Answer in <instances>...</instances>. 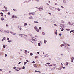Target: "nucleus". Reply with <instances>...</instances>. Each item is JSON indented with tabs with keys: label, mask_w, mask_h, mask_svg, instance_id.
<instances>
[{
	"label": "nucleus",
	"mask_w": 74,
	"mask_h": 74,
	"mask_svg": "<svg viewBox=\"0 0 74 74\" xmlns=\"http://www.w3.org/2000/svg\"><path fill=\"white\" fill-rule=\"evenodd\" d=\"M6 26L7 27H8V25L7 24H6Z\"/></svg>",
	"instance_id": "obj_59"
},
{
	"label": "nucleus",
	"mask_w": 74,
	"mask_h": 74,
	"mask_svg": "<svg viewBox=\"0 0 74 74\" xmlns=\"http://www.w3.org/2000/svg\"><path fill=\"white\" fill-rule=\"evenodd\" d=\"M47 64H50V63H49V62H48L47 63Z\"/></svg>",
	"instance_id": "obj_43"
},
{
	"label": "nucleus",
	"mask_w": 74,
	"mask_h": 74,
	"mask_svg": "<svg viewBox=\"0 0 74 74\" xmlns=\"http://www.w3.org/2000/svg\"><path fill=\"white\" fill-rule=\"evenodd\" d=\"M25 53L27 52V50H25Z\"/></svg>",
	"instance_id": "obj_53"
},
{
	"label": "nucleus",
	"mask_w": 74,
	"mask_h": 74,
	"mask_svg": "<svg viewBox=\"0 0 74 74\" xmlns=\"http://www.w3.org/2000/svg\"><path fill=\"white\" fill-rule=\"evenodd\" d=\"M35 72H36V73H37V72H38V71H35Z\"/></svg>",
	"instance_id": "obj_61"
},
{
	"label": "nucleus",
	"mask_w": 74,
	"mask_h": 74,
	"mask_svg": "<svg viewBox=\"0 0 74 74\" xmlns=\"http://www.w3.org/2000/svg\"><path fill=\"white\" fill-rule=\"evenodd\" d=\"M21 62H19L18 63V64H21Z\"/></svg>",
	"instance_id": "obj_63"
},
{
	"label": "nucleus",
	"mask_w": 74,
	"mask_h": 74,
	"mask_svg": "<svg viewBox=\"0 0 74 74\" xmlns=\"http://www.w3.org/2000/svg\"><path fill=\"white\" fill-rule=\"evenodd\" d=\"M60 47H64V45L63 44H62L60 45Z\"/></svg>",
	"instance_id": "obj_21"
},
{
	"label": "nucleus",
	"mask_w": 74,
	"mask_h": 74,
	"mask_svg": "<svg viewBox=\"0 0 74 74\" xmlns=\"http://www.w3.org/2000/svg\"><path fill=\"white\" fill-rule=\"evenodd\" d=\"M10 33H11V34H12L13 35H16V34L15 33L12 32H10Z\"/></svg>",
	"instance_id": "obj_5"
},
{
	"label": "nucleus",
	"mask_w": 74,
	"mask_h": 74,
	"mask_svg": "<svg viewBox=\"0 0 74 74\" xmlns=\"http://www.w3.org/2000/svg\"><path fill=\"white\" fill-rule=\"evenodd\" d=\"M16 71H19V70H18V69H15Z\"/></svg>",
	"instance_id": "obj_44"
},
{
	"label": "nucleus",
	"mask_w": 74,
	"mask_h": 74,
	"mask_svg": "<svg viewBox=\"0 0 74 74\" xmlns=\"http://www.w3.org/2000/svg\"><path fill=\"white\" fill-rule=\"evenodd\" d=\"M27 37V36L26 35H24V36H23V37Z\"/></svg>",
	"instance_id": "obj_10"
},
{
	"label": "nucleus",
	"mask_w": 74,
	"mask_h": 74,
	"mask_svg": "<svg viewBox=\"0 0 74 74\" xmlns=\"http://www.w3.org/2000/svg\"><path fill=\"white\" fill-rule=\"evenodd\" d=\"M69 24V25H71V23L70 22H69L68 23Z\"/></svg>",
	"instance_id": "obj_33"
},
{
	"label": "nucleus",
	"mask_w": 74,
	"mask_h": 74,
	"mask_svg": "<svg viewBox=\"0 0 74 74\" xmlns=\"http://www.w3.org/2000/svg\"><path fill=\"white\" fill-rule=\"evenodd\" d=\"M30 55L31 56H32V55H33V53H30Z\"/></svg>",
	"instance_id": "obj_32"
},
{
	"label": "nucleus",
	"mask_w": 74,
	"mask_h": 74,
	"mask_svg": "<svg viewBox=\"0 0 74 74\" xmlns=\"http://www.w3.org/2000/svg\"><path fill=\"white\" fill-rule=\"evenodd\" d=\"M45 57H48L49 56V55H48V54H46L45 55Z\"/></svg>",
	"instance_id": "obj_19"
},
{
	"label": "nucleus",
	"mask_w": 74,
	"mask_h": 74,
	"mask_svg": "<svg viewBox=\"0 0 74 74\" xmlns=\"http://www.w3.org/2000/svg\"><path fill=\"white\" fill-rule=\"evenodd\" d=\"M60 26L61 27L60 29H61V28H63V27H64V25L63 24H60Z\"/></svg>",
	"instance_id": "obj_3"
},
{
	"label": "nucleus",
	"mask_w": 74,
	"mask_h": 74,
	"mask_svg": "<svg viewBox=\"0 0 74 74\" xmlns=\"http://www.w3.org/2000/svg\"><path fill=\"white\" fill-rule=\"evenodd\" d=\"M47 41L44 40V42L45 44H46V43H47Z\"/></svg>",
	"instance_id": "obj_20"
},
{
	"label": "nucleus",
	"mask_w": 74,
	"mask_h": 74,
	"mask_svg": "<svg viewBox=\"0 0 74 74\" xmlns=\"http://www.w3.org/2000/svg\"><path fill=\"white\" fill-rule=\"evenodd\" d=\"M13 11H16V9H13Z\"/></svg>",
	"instance_id": "obj_38"
},
{
	"label": "nucleus",
	"mask_w": 74,
	"mask_h": 74,
	"mask_svg": "<svg viewBox=\"0 0 74 74\" xmlns=\"http://www.w3.org/2000/svg\"><path fill=\"white\" fill-rule=\"evenodd\" d=\"M32 38L31 39H30V41H31V42H32V43H34V40H33V39H32Z\"/></svg>",
	"instance_id": "obj_4"
},
{
	"label": "nucleus",
	"mask_w": 74,
	"mask_h": 74,
	"mask_svg": "<svg viewBox=\"0 0 74 74\" xmlns=\"http://www.w3.org/2000/svg\"><path fill=\"white\" fill-rule=\"evenodd\" d=\"M61 68H58V70H61Z\"/></svg>",
	"instance_id": "obj_42"
},
{
	"label": "nucleus",
	"mask_w": 74,
	"mask_h": 74,
	"mask_svg": "<svg viewBox=\"0 0 74 74\" xmlns=\"http://www.w3.org/2000/svg\"><path fill=\"white\" fill-rule=\"evenodd\" d=\"M0 14H1V15H3V13H2V12H1L0 13Z\"/></svg>",
	"instance_id": "obj_52"
},
{
	"label": "nucleus",
	"mask_w": 74,
	"mask_h": 74,
	"mask_svg": "<svg viewBox=\"0 0 74 74\" xmlns=\"http://www.w3.org/2000/svg\"><path fill=\"white\" fill-rule=\"evenodd\" d=\"M8 42H11V40H9L8 41Z\"/></svg>",
	"instance_id": "obj_29"
},
{
	"label": "nucleus",
	"mask_w": 74,
	"mask_h": 74,
	"mask_svg": "<svg viewBox=\"0 0 74 74\" xmlns=\"http://www.w3.org/2000/svg\"><path fill=\"white\" fill-rule=\"evenodd\" d=\"M14 16H15V15H13L12 16V18H14Z\"/></svg>",
	"instance_id": "obj_30"
},
{
	"label": "nucleus",
	"mask_w": 74,
	"mask_h": 74,
	"mask_svg": "<svg viewBox=\"0 0 74 74\" xmlns=\"http://www.w3.org/2000/svg\"><path fill=\"white\" fill-rule=\"evenodd\" d=\"M56 9H57V10H58V11H60L61 10L60 9L58 8H56Z\"/></svg>",
	"instance_id": "obj_12"
},
{
	"label": "nucleus",
	"mask_w": 74,
	"mask_h": 74,
	"mask_svg": "<svg viewBox=\"0 0 74 74\" xmlns=\"http://www.w3.org/2000/svg\"><path fill=\"white\" fill-rule=\"evenodd\" d=\"M55 33L56 34H57V30L56 29L55 30Z\"/></svg>",
	"instance_id": "obj_17"
},
{
	"label": "nucleus",
	"mask_w": 74,
	"mask_h": 74,
	"mask_svg": "<svg viewBox=\"0 0 74 74\" xmlns=\"http://www.w3.org/2000/svg\"><path fill=\"white\" fill-rule=\"evenodd\" d=\"M39 19H41V18H42V16H39Z\"/></svg>",
	"instance_id": "obj_23"
},
{
	"label": "nucleus",
	"mask_w": 74,
	"mask_h": 74,
	"mask_svg": "<svg viewBox=\"0 0 74 74\" xmlns=\"http://www.w3.org/2000/svg\"><path fill=\"white\" fill-rule=\"evenodd\" d=\"M51 66L52 67H54V66H56V64H52Z\"/></svg>",
	"instance_id": "obj_16"
},
{
	"label": "nucleus",
	"mask_w": 74,
	"mask_h": 74,
	"mask_svg": "<svg viewBox=\"0 0 74 74\" xmlns=\"http://www.w3.org/2000/svg\"><path fill=\"white\" fill-rule=\"evenodd\" d=\"M34 67L37 68V65H36V64H34Z\"/></svg>",
	"instance_id": "obj_9"
},
{
	"label": "nucleus",
	"mask_w": 74,
	"mask_h": 74,
	"mask_svg": "<svg viewBox=\"0 0 74 74\" xmlns=\"http://www.w3.org/2000/svg\"><path fill=\"white\" fill-rule=\"evenodd\" d=\"M49 8L51 10H52V11H55L56 10V9L53 7L50 6L49 7Z\"/></svg>",
	"instance_id": "obj_1"
},
{
	"label": "nucleus",
	"mask_w": 74,
	"mask_h": 74,
	"mask_svg": "<svg viewBox=\"0 0 74 74\" xmlns=\"http://www.w3.org/2000/svg\"><path fill=\"white\" fill-rule=\"evenodd\" d=\"M1 21H3V20H4V18L2 17L1 18Z\"/></svg>",
	"instance_id": "obj_22"
},
{
	"label": "nucleus",
	"mask_w": 74,
	"mask_h": 74,
	"mask_svg": "<svg viewBox=\"0 0 74 74\" xmlns=\"http://www.w3.org/2000/svg\"><path fill=\"white\" fill-rule=\"evenodd\" d=\"M26 64V62H24V65H25Z\"/></svg>",
	"instance_id": "obj_55"
},
{
	"label": "nucleus",
	"mask_w": 74,
	"mask_h": 74,
	"mask_svg": "<svg viewBox=\"0 0 74 74\" xmlns=\"http://www.w3.org/2000/svg\"><path fill=\"white\" fill-rule=\"evenodd\" d=\"M29 14V15H34V12L30 13Z\"/></svg>",
	"instance_id": "obj_7"
},
{
	"label": "nucleus",
	"mask_w": 74,
	"mask_h": 74,
	"mask_svg": "<svg viewBox=\"0 0 74 74\" xmlns=\"http://www.w3.org/2000/svg\"><path fill=\"white\" fill-rule=\"evenodd\" d=\"M39 30H41V27H39Z\"/></svg>",
	"instance_id": "obj_47"
},
{
	"label": "nucleus",
	"mask_w": 74,
	"mask_h": 74,
	"mask_svg": "<svg viewBox=\"0 0 74 74\" xmlns=\"http://www.w3.org/2000/svg\"><path fill=\"white\" fill-rule=\"evenodd\" d=\"M71 59H72V60H71V62H72V63H73V60H74V57H72Z\"/></svg>",
	"instance_id": "obj_8"
},
{
	"label": "nucleus",
	"mask_w": 74,
	"mask_h": 74,
	"mask_svg": "<svg viewBox=\"0 0 74 74\" xmlns=\"http://www.w3.org/2000/svg\"><path fill=\"white\" fill-rule=\"evenodd\" d=\"M52 69L53 70H55V67L52 68Z\"/></svg>",
	"instance_id": "obj_37"
},
{
	"label": "nucleus",
	"mask_w": 74,
	"mask_h": 74,
	"mask_svg": "<svg viewBox=\"0 0 74 74\" xmlns=\"http://www.w3.org/2000/svg\"><path fill=\"white\" fill-rule=\"evenodd\" d=\"M38 8L39 9V11H42V10H43V8H44V7L43 6H41L40 7V8Z\"/></svg>",
	"instance_id": "obj_2"
},
{
	"label": "nucleus",
	"mask_w": 74,
	"mask_h": 74,
	"mask_svg": "<svg viewBox=\"0 0 74 74\" xmlns=\"http://www.w3.org/2000/svg\"><path fill=\"white\" fill-rule=\"evenodd\" d=\"M42 34L43 35H45V33H44V32H43L42 33Z\"/></svg>",
	"instance_id": "obj_28"
},
{
	"label": "nucleus",
	"mask_w": 74,
	"mask_h": 74,
	"mask_svg": "<svg viewBox=\"0 0 74 74\" xmlns=\"http://www.w3.org/2000/svg\"><path fill=\"white\" fill-rule=\"evenodd\" d=\"M37 53L38 54H40V53L38 52H37Z\"/></svg>",
	"instance_id": "obj_64"
},
{
	"label": "nucleus",
	"mask_w": 74,
	"mask_h": 74,
	"mask_svg": "<svg viewBox=\"0 0 74 74\" xmlns=\"http://www.w3.org/2000/svg\"><path fill=\"white\" fill-rule=\"evenodd\" d=\"M36 1H37L38 2L39 1V0H35Z\"/></svg>",
	"instance_id": "obj_49"
},
{
	"label": "nucleus",
	"mask_w": 74,
	"mask_h": 74,
	"mask_svg": "<svg viewBox=\"0 0 74 74\" xmlns=\"http://www.w3.org/2000/svg\"><path fill=\"white\" fill-rule=\"evenodd\" d=\"M3 48H5V46L3 45Z\"/></svg>",
	"instance_id": "obj_36"
},
{
	"label": "nucleus",
	"mask_w": 74,
	"mask_h": 74,
	"mask_svg": "<svg viewBox=\"0 0 74 74\" xmlns=\"http://www.w3.org/2000/svg\"><path fill=\"white\" fill-rule=\"evenodd\" d=\"M10 14H11V13H10V12H9L8 13V15H10Z\"/></svg>",
	"instance_id": "obj_51"
},
{
	"label": "nucleus",
	"mask_w": 74,
	"mask_h": 74,
	"mask_svg": "<svg viewBox=\"0 0 74 74\" xmlns=\"http://www.w3.org/2000/svg\"><path fill=\"white\" fill-rule=\"evenodd\" d=\"M3 8H5V9H7V7H5V6H4L3 7Z\"/></svg>",
	"instance_id": "obj_25"
},
{
	"label": "nucleus",
	"mask_w": 74,
	"mask_h": 74,
	"mask_svg": "<svg viewBox=\"0 0 74 74\" xmlns=\"http://www.w3.org/2000/svg\"><path fill=\"white\" fill-rule=\"evenodd\" d=\"M29 18L30 19H33V17H32V16L29 17Z\"/></svg>",
	"instance_id": "obj_11"
},
{
	"label": "nucleus",
	"mask_w": 74,
	"mask_h": 74,
	"mask_svg": "<svg viewBox=\"0 0 74 74\" xmlns=\"http://www.w3.org/2000/svg\"><path fill=\"white\" fill-rule=\"evenodd\" d=\"M62 29H61V31L62 32V31H63L64 30V29H63V28H62Z\"/></svg>",
	"instance_id": "obj_34"
},
{
	"label": "nucleus",
	"mask_w": 74,
	"mask_h": 74,
	"mask_svg": "<svg viewBox=\"0 0 74 74\" xmlns=\"http://www.w3.org/2000/svg\"><path fill=\"white\" fill-rule=\"evenodd\" d=\"M13 69H16V67H13Z\"/></svg>",
	"instance_id": "obj_58"
},
{
	"label": "nucleus",
	"mask_w": 74,
	"mask_h": 74,
	"mask_svg": "<svg viewBox=\"0 0 74 74\" xmlns=\"http://www.w3.org/2000/svg\"><path fill=\"white\" fill-rule=\"evenodd\" d=\"M21 35L22 36L21 37H23V36L24 37V35L21 34Z\"/></svg>",
	"instance_id": "obj_39"
},
{
	"label": "nucleus",
	"mask_w": 74,
	"mask_h": 74,
	"mask_svg": "<svg viewBox=\"0 0 74 74\" xmlns=\"http://www.w3.org/2000/svg\"><path fill=\"white\" fill-rule=\"evenodd\" d=\"M63 2L64 3H66V0H63Z\"/></svg>",
	"instance_id": "obj_14"
},
{
	"label": "nucleus",
	"mask_w": 74,
	"mask_h": 74,
	"mask_svg": "<svg viewBox=\"0 0 74 74\" xmlns=\"http://www.w3.org/2000/svg\"><path fill=\"white\" fill-rule=\"evenodd\" d=\"M7 56V54H5V57H6Z\"/></svg>",
	"instance_id": "obj_57"
},
{
	"label": "nucleus",
	"mask_w": 74,
	"mask_h": 74,
	"mask_svg": "<svg viewBox=\"0 0 74 74\" xmlns=\"http://www.w3.org/2000/svg\"><path fill=\"white\" fill-rule=\"evenodd\" d=\"M36 32H39V29H38L37 28L36 29Z\"/></svg>",
	"instance_id": "obj_15"
},
{
	"label": "nucleus",
	"mask_w": 74,
	"mask_h": 74,
	"mask_svg": "<svg viewBox=\"0 0 74 74\" xmlns=\"http://www.w3.org/2000/svg\"><path fill=\"white\" fill-rule=\"evenodd\" d=\"M37 29V27L36 26L35 27H34V29L35 30H36Z\"/></svg>",
	"instance_id": "obj_24"
},
{
	"label": "nucleus",
	"mask_w": 74,
	"mask_h": 74,
	"mask_svg": "<svg viewBox=\"0 0 74 74\" xmlns=\"http://www.w3.org/2000/svg\"><path fill=\"white\" fill-rule=\"evenodd\" d=\"M34 38H35V39ZM32 39H33V40L34 41H37V39L35 38H32Z\"/></svg>",
	"instance_id": "obj_6"
},
{
	"label": "nucleus",
	"mask_w": 74,
	"mask_h": 74,
	"mask_svg": "<svg viewBox=\"0 0 74 74\" xmlns=\"http://www.w3.org/2000/svg\"><path fill=\"white\" fill-rule=\"evenodd\" d=\"M74 32L73 30H71V31H70V33H71V32Z\"/></svg>",
	"instance_id": "obj_31"
},
{
	"label": "nucleus",
	"mask_w": 74,
	"mask_h": 74,
	"mask_svg": "<svg viewBox=\"0 0 74 74\" xmlns=\"http://www.w3.org/2000/svg\"><path fill=\"white\" fill-rule=\"evenodd\" d=\"M0 32L1 33H3V31L1 30H0Z\"/></svg>",
	"instance_id": "obj_50"
},
{
	"label": "nucleus",
	"mask_w": 74,
	"mask_h": 74,
	"mask_svg": "<svg viewBox=\"0 0 74 74\" xmlns=\"http://www.w3.org/2000/svg\"><path fill=\"white\" fill-rule=\"evenodd\" d=\"M3 40H5V38L4 37V38H3Z\"/></svg>",
	"instance_id": "obj_48"
},
{
	"label": "nucleus",
	"mask_w": 74,
	"mask_h": 74,
	"mask_svg": "<svg viewBox=\"0 0 74 74\" xmlns=\"http://www.w3.org/2000/svg\"><path fill=\"white\" fill-rule=\"evenodd\" d=\"M7 40H9V38H7Z\"/></svg>",
	"instance_id": "obj_56"
},
{
	"label": "nucleus",
	"mask_w": 74,
	"mask_h": 74,
	"mask_svg": "<svg viewBox=\"0 0 74 74\" xmlns=\"http://www.w3.org/2000/svg\"><path fill=\"white\" fill-rule=\"evenodd\" d=\"M6 33H9L10 32V31L8 30L6 31Z\"/></svg>",
	"instance_id": "obj_27"
},
{
	"label": "nucleus",
	"mask_w": 74,
	"mask_h": 74,
	"mask_svg": "<svg viewBox=\"0 0 74 74\" xmlns=\"http://www.w3.org/2000/svg\"><path fill=\"white\" fill-rule=\"evenodd\" d=\"M49 67H51V66H52V65H49L48 66Z\"/></svg>",
	"instance_id": "obj_46"
},
{
	"label": "nucleus",
	"mask_w": 74,
	"mask_h": 74,
	"mask_svg": "<svg viewBox=\"0 0 74 74\" xmlns=\"http://www.w3.org/2000/svg\"><path fill=\"white\" fill-rule=\"evenodd\" d=\"M52 68H50V70H53Z\"/></svg>",
	"instance_id": "obj_41"
},
{
	"label": "nucleus",
	"mask_w": 74,
	"mask_h": 74,
	"mask_svg": "<svg viewBox=\"0 0 74 74\" xmlns=\"http://www.w3.org/2000/svg\"><path fill=\"white\" fill-rule=\"evenodd\" d=\"M27 23H25L24 24V26H27Z\"/></svg>",
	"instance_id": "obj_13"
},
{
	"label": "nucleus",
	"mask_w": 74,
	"mask_h": 74,
	"mask_svg": "<svg viewBox=\"0 0 74 74\" xmlns=\"http://www.w3.org/2000/svg\"><path fill=\"white\" fill-rule=\"evenodd\" d=\"M38 21H34V23H38Z\"/></svg>",
	"instance_id": "obj_40"
},
{
	"label": "nucleus",
	"mask_w": 74,
	"mask_h": 74,
	"mask_svg": "<svg viewBox=\"0 0 74 74\" xmlns=\"http://www.w3.org/2000/svg\"><path fill=\"white\" fill-rule=\"evenodd\" d=\"M25 69V66H23V69Z\"/></svg>",
	"instance_id": "obj_45"
},
{
	"label": "nucleus",
	"mask_w": 74,
	"mask_h": 74,
	"mask_svg": "<svg viewBox=\"0 0 74 74\" xmlns=\"http://www.w3.org/2000/svg\"><path fill=\"white\" fill-rule=\"evenodd\" d=\"M5 11H8V10H7L6 9L5 10Z\"/></svg>",
	"instance_id": "obj_60"
},
{
	"label": "nucleus",
	"mask_w": 74,
	"mask_h": 74,
	"mask_svg": "<svg viewBox=\"0 0 74 74\" xmlns=\"http://www.w3.org/2000/svg\"><path fill=\"white\" fill-rule=\"evenodd\" d=\"M49 15H51V13H50L49 12Z\"/></svg>",
	"instance_id": "obj_62"
},
{
	"label": "nucleus",
	"mask_w": 74,
	"mask_h": 74,
	"mask_svg": "<svg viewBox=\"0 0 74 74\" xmlns=\"http://www.w3.org/2000/svg\"><path fill=\"white\" fill-rule=\"evenodd\" d=\"M40 45H41V44L40 43H38V46H40Z\"/></svg>",
	"instance_id": "obj_35"
},
{
	"label": "nucleus",
	"mask_w": 74,
	"mask_h": 74,
	"mask_svg": "<svg viewBox=\"0 0 74 74\" xmlns=\"http://www.w3.org/2000/svg\"><path fill=\"white\" fill-rule=\"evenodd\" d=\"M32 63H35V62L34 61H33L32 62Z\"/></svg>",
	"instance_id": "obj_54"
},
{
	"label": "nucleus",
	"mask_w": 74,
	"mask_h": 74,
	"mask_svg": "<svg viewBox=\"0 0 74 74\" xmlns=\"http://www.w3.org/2000/svg\"><path fill=\"white\" fill-rule=\"evenodd\" d=\"M66 30H67V31H70L71 30H70V29H66Z\"/></svg>",
	"instance_id": "obj_18"
},
{
	"label": "nucleus",
	"mask_w": 74,
	"mask_h": 74,
	"mask_svg": "<svg viewBox=\"0 0 74 74\" xmlns=\"http://www.w3.org/2000/svg\"><path fill=\"white\" fill-rule=\"evenodd\" d=\"M66 65H68L69 64V62H67L66 63Z\"/></svg>",
	"instance_id": "obj_26"
}]
</instances>
